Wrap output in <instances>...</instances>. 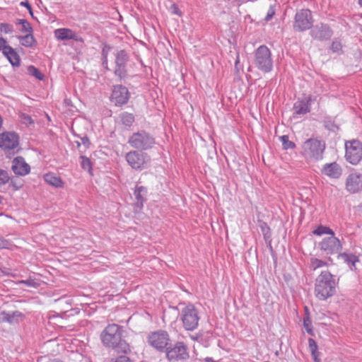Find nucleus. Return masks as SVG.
Returning a JSON list of instances; mask_svg holds the SVG:
<instances>
[{
	"instance_id": "f257e3e1",
	"label": "nucleus",
	"mask_w": 362,
	"mask_h": 362,
	"mask_svg": "<svg viewBox=\"0 0 362 362\" xmlns=\"http://www.w3.org/2000/svg\"><path fill=\"white\" fill-rule=\"evenodd\" d=\"M337 286L334 275L327 270L322 271L315 281V296L320 300H326L336 293Z\"/></svg>"
},
{
	"instance_id": "f03ea898",
	"label": "nucleus",
	"mask_w": 362,
	"mask_h": 362,
	"mask_svg": "<svg viewBox=\"0 0 362 362\" xmlns=\"http://www.w3.org/2000/svg\"><path fill=\"white\" fill-rule=\"evenodd\" d=\"M122 337V329L116 324L107 325L101 334V340L105 346L127 353L130 351L129 346Z\"/></svg>"
},
{
	"instance_id": "7ed1b4c3",
	"label": "nucleus",
	"mask_w": 362,
	"mask_h": 362,
	"mask_svg": "<svg viewBox=\"0 0 362 362\" xmlns=\"http://www.w3.org/2000/svg\"><path fill=\"white\" fill-rule=\"evenodd\" d=\"M254 62L257 68L262 72H270L273 68L270 49L265 45L259 46L255 51Z\"/></svg>"
},
{
	"instance_id": "20e7f679",
	"label": "nucleus",
	"mask_w": 362,
	"mask_h": 362,
	"mask_svg": "<svg viewBox=\"0 0 362 362\" xmlns=\"http://www.w3.org/2000/svg\"><path fill=\"white\" fill-rule=\"evenodd\" d=\"M183 305L185 306L181 310L180 319L186 330L193 331L199 325V317L198 310L192 303Z\"/></svg>"
},
{
	"instance_id": "39448f33",
	"label": "nucleus",
	"mask_w": 362,
	"mask_h": 362,
	"mask_svg": "<svg viewBox=\"0 0 362 362\" xmlns=\"http://www.w3.org/2000/svg\"><path fill=\"white\" fill-rule=\"evenodd\" d=\"M325 148V142L316 138H310L302 145L303 156L310 159H320Z\"/></svg>"
},
{
	"instance_id": "423d86ee",
	"label": "nucleus",
	"mask_w": 362,
	"mask_h": 362,
	"mask_svg": "<svg viewBox=\"0 0 362 362\" xmlns=\"http://www.w3.org/2000/svg\"><path fill=\"white\" fill-rule=\"evenodd\" d=\"M345 158L352 165H357L362 159V144L358 140H351L345 144Z\"/></svg>"
},
{
	"instance_id": "0eeeda50",
	"label": "nucleus",
	"mask_w": 362,
	"mask_h": 362,
	"mask_svg": "<svg viewBox=\"0 0 362 362\" xmlns=\"http://www.w3.org/2000/svg\"><path fill=\"white\" fill-rule=\"evenodd\" d=\"M318 247L322 255L326 256L339 253L341 250V245L334 235L323 238L319 243Z\"/></svg>"
},
{
	"instance_id": "6e6552de",
	"label": "nucleus",
	"mask_w": 362,
	"mask_h": 362,
	"mask_svg": "<svg viewBox=\"0 0 362 362\" xmlns=\"http://www.w3.org/2000/svg\"><path fill=\"white\" fill-rule=\"evenodd\" d=\"M166 357L170 361L187 360L189 358L187 346L183 342H176L173 346L167 348Z\"/></svg>"
},
{
	"instance_id": "1a4fd4ad",
	"label": "nucleus",
	"mask_w": 362,
	"mask_h": 362,
	"mask_svg": "<svg viewBox=\"0 0 362 362\" xmlns=\"http://www.w3.org/2000/svg\"><path fill=\"white\" fill-rule=\"evenodd\" d=\"M129 144L136 148L148 149L154 144V139L145 132L134 134L129 139Z\"/></svg>"
},
{
	"instance_id": "9d476101",
	"label": "nucleus",
	"mask_w": 362,
	"mask_h": 362,
	"mask_svg": "<svg viewBox=\"0 0 362 362\" xmlns=\"http://www.w3.org/2000/svg\"><path fill=\"white\" fill-rule=\"evenodd\" d=\"M170 340L169 334L163 330L153 332L148 337V344L158 351H163L169 344Z\"/></svg>"
},
{
	"instance_id": "9b49d317",
	"label": "nucleus",
	"mask_w": 362,
	"mask_h": 362,
	"mask_svg": "<svg viewBox=\"0 0 362 362\" xmlns=\"http://www.w3.org/2000/svg\"><path fill=\"white\" fill-rule=\"evenodd\" d=\"M313 25L311 11L303 9L296 14L294 28L298 31L310 29Z\"/></svg>"
},
{
	"instance_id": "f8f14e48",
	"label": "nucleus",
	"mask_w": 362,
	"mask_h": 362,
	"mask_svg": "<svg viewBox=\"0 0 362 362\" xmlns=\"http://www.w3.org/2000/svg\"><path fill=\"white\" fill-rule=\"evenodd\" d=\"M126 160L132 168L141 170L149 161V158L146 153L133 151L126 155Z\"/></svg>"
},
{
	"instance_id": "ddd939ff",
	"label": "nucleus",
	"mask_w": 362,
	"mask_h": 362,
	"mask_svg": "<svg viewBox=\"0 0 362 362\" xmlns=\"http://www.w3.org/2000/svg\"><path fill=\"white\" fill-rule=\"evenodd\" d=\"M130 98L128 89L122 85H117L113 87L110 96V100L116 106H122L127 103Z\"/></svg>"
},
{
	"instance_id": "4468645a",
	"label": "nucleus",
	"mask_w": 362,
	"mask_h": 362,
	"mask_svg": "<svg viewBox=\"0 0 362 362\" xmlns=\"http://www.w3.org/2000/svg\"><path fill=\"white\" fill-rule=\"evenodd\" d=\"M19 145V136L17 134L5 132L0 134V148L4 151L16 148Z\"/></svg>"
},
{
	"instance_id": "2eb2a0df",
	"label": "nucleus",
	"mask_w": 362,
	"mask_h": 362,
	"mask_svg": "<svg viewBox=\"0 0 362 362\" xmlns=\"http://www.w3.org/2000/svg\"><path fill=\"white\" fill-rule=\"evenodd\" d=\"M11 169L13 172L18 176L27 175L30 172V166L21 156H18L13 160Z\"/></svg>"
},
{
	"instance_id": "dca6fc26",
	"label": "nucleus",
	"mask_w": 362,
	"mask_h": 362,
	"mask_svg": "<svg viewBox=\"0 0 362 362\" xmlns=\"http://www.w3.org/2000/svg\"><path fill=\"white\" fill-rule=\"evenodd\" d=\"M346 189L351 193H356L362 189V175L360 174H351L346 179Z\"/></svg>"
},
{
	"instance_id": "f3484780",
	"label": "nucleus",
	"mask_w": 362,
	"mask_h": 362,
	"mask_svg": "<svg viewBox=\"0 0 362 362\" xmlns=\"http://www.w3.org/2000/svg\"><path fill=\"white\" fill-rule=\"evenodd\" d=\"M54 37L58 40H74L78 41L77 34L69 28H58L54 31Z\"/></svg>"
},
{
	"instance_id": "a211bd4d",
	"label": "nucleus",
	"mask_w": 362,
	"mask_h": 362,
	"mask_svg": "<svg viewBox=\"0 0 362 362\" xmlns=\"http://www.w3.org/2000/svg\"><path fill=\"white\" fill-rule=\"evenodd\" d=\"M322 171L325 175L334 179L339 178L342 173L341 167L337 163L325 165Z\"/></svg>"
},
{
	"instance_id": "6ab92c4d",
	"label": "nucleus",
	"mask_w": 362,
	"mask_h": 362,
	"mask_svg": "<svg viewBox=\"0 0 362 362\" xmlns=\"http://www.w3.org/2000/svg\"><path fill=\"white\" fill-rule=\"evenodd\" d=\"M8 59L9 62L13 66H19L21 64V58L17 52L11 46L6 48L5 52L3 53Z\"/></svg>"
},
{
	"instance_id": "aec40b11",
	"label": "nucleus",
	"mask_w": 362,
	"mask_h": 362,
	"mask_svg": "<svg viewBox=\"0 0 362 362\" xmlns=\"http://www.w3.org/2000/svg\"><path fill=\"white\" fill-rule=\"evenodd\" d=\"M2 320L9 323H16L22 321L24 319V315L19 312L15 311L12 314L2 313Z\"/></svg>"
},
{
	"instance_id": "412c9836",
	"label": "nucleus",
	"mask_w": 362,
	"mask_h": 362,
	"mask_svg": "<svg viewBox=\"0 0 362 362\" xmlns=\"http://www.w3.org/2000/svg\"><path fill=\"white\" fill-rule=\"evenodd\" d=\"M45 181L50 185H52L56 187H63L64 182L62 180L56 176L54 173H49L44 175Z\"/></svg>"
},
{
	"instance_id": "4be33fe9",
	"label": "nucleus",
	"mask_w": 362,
	"mask_h": 362,
	"mask_svg": "<svg viewBox=\"0 0 362 362\" xmlns=\"http://www.w3.org/2000/svg\"><path fill=\"white\" fill-rule=\"evenodd\" d=\"M146 193V188L143 186L136 187L134 190V194L137 201V204L139 205L141 209L143 207L144 202L145 201V195Z\"/></svg>"
},
{
	"instance_id": "5701e85b",
	"label": "nucleus",
	"mask_w": 362,
	"mask_h": 362,
	"mask_svg": "<svg viewBox=\"0 0 362 362\" xmlns=\"http://www.w3.org/2000/svg\"><path fill=\"white\" fill-rule=\"evenodd\" d=\"M18 39L21 45L27 47H31L35 45L36 40L33 33L25 34L24 36H19Z\"/></svg>"
},
{
	"instance_id": "b1692460",
	"label": "nucleus",
	"mask_w": 362,
	"mask_h": 362,
	"mask_svg": "<svg viewBox=\"0 0 362 362\" xmlns=\"http://www.w3.org/2000/svg\"><path fill=\"white\" fill-rule=\"evenodd\" d=\"M341 257L351 269H356V263L358 262V259L356 255L344 253L341 255Z\"/></svg>"
},
{
	"instance_id": "393cba45",
	"label": "nucleus",
	"mask_w": 362,
	"mask_h": 362,
	"mask_svg": "<svg viewBox=\"0 0 362 362\" xmlns=\"http://www.w3.org/2000/svg\"><path fill=\"white\" fill-rule=\"evenodd\" d=\"M294 111L297 115H304L310 111V107L308 105V103L301 100L294 105Z\"/></svg>"
},
{
	"instance_id": "a878e982",
	"label": "nucleus",
	"mask_w": 362,
	"mask_h": 362,
	"mask_svg": "<svg viewBox=\"0 0 362 362\" xmlns=\"http://www.w3.org/2000/svg\"><path fill=\"white\" fill-rule=\"evenodd\" d=\"M127 59V54L124 51L122 50L117 53L116 57V64L118 68L115 70L116 74L120 71L121 68L124 65Z\"/></svg>"
},
{
	"instance_id": "bb28decb",
	"label": "nucleus",
	"mask_w": 362,
	"mask_h": 362,
	"mask_svg": "<svg viewBox=\"0 0 362 362\" xmlns=\"http://www.w3.org/2000/svg\"><path fill=\"white\" fill-rule=\"evenodd\" d=\"M310 268L315 271L319 268L327 267V262L317 257H312L310 259Z\"/></svg>"
},
{
	"instance_id": "cd10ccee",
	"label": "nucleus",
	"mask_w": 362,
	"mask_h": 362,
	"mask_svg": "<svg viewBox=\"0 0 362 362\" xmlns=\"http://www.w3.org/2000/svg\"><path fill=\"white\" fill-rule=\"evenodd\" d=\"M313 233L315 235H322L324 234H327L329 236L334 235L333 230L330 229L329 227L324 226H317L313 231Z\"/></svg>"
},
{
	"instance_id": "c85d7f7f",
	"label": "nucleus",
	"mask_w": 362,
	"mask_h": 362,
	"mask_svg": "<svg viewBox=\"0 0 362 362\" xmlns=\"http://www.w3.org/2000/svg\"><path fill=\"white\" fill-rule=\"evenodd\" d=\"M121 120L123 124L130 127L134 122V117L132 113L124 112L121 115Z\"/></svg>"
},
{
	"instance_id": "c756f323",
	"label": "nucleus",
	"mask_w": 362,
	"mask_h": 362,
	"mask_svg": "<svg viewBox=\"0 0 362 362\" xmlns=\"http://www.w3.org/2000/svg\"><path fill=\"white\" fill-rule=\"evenodd\" d=\"M80 158L82 168L92 174L93 168L90 160L83 156H81Z\"/></svg>"
},
{
	"instance_id": "7c9ffc66",
	"label": "nucleus",
	"mask_w": 362,
	"mask_h": 362,
	"mask_svg": "<svg viewBox=\"0 0 362 362\" xmlns=\"http://www.w3.org/2000/svg\"><path fill=\"white\" fill-rule=\"evenodd\" d=\"M19 24H21L22 26L21 30L23 33H25V35L29 34V33H33V28H32L30 24L26 20H24V19L19 20Z\"/></svg>"
},
{
	"instance_id": "2f4dec72",
	"label": "nucleus",
	"mask_w": 362,
	"mask_h": 362,
	"mask_svg": "<svg viewBox=\"0 0 362 362\" xmlns=\"http://www.w3.org/2000/svg\"><path fill=\"white\" fill-rule=\"evenodd\" d=\"M280 140L284 149L293 148L295 147L294 143L289 141L288 136L286 135L281 136Z\"/></svg>"
},
{
	"instance_id": "473e14b6",
	"label": "nucleus",
	"mask_w": 362,
	"mask_h": 362,
	"mask_svg": "<svg viewBox=\"0 0 362 362\" xmlns=\"http://www.w3.org/2000/svg\"><path fill=\"white\" fill-rule=\"evenodd\" d=\"M23 186V181L18 179H11L9 187L13 191L19 190Z\"/></svg>"
},
{
	"instance_id": "72a5a7b5",
	"label": "nucleus",
	"mask_w": 362,
	"mask_h": 362,
	"mask_svg": "<svg viewBox=\"0 0 362 362\" xmlns=\"http://www.w3.org/2000/svg\"><path fill=\"white\" fill-rule=\"evenodd\" d=\"M28 70L29 74L30 75L35 76L36 78H37L39 80L43 79V77H44L43 74L35 66H28Z\"/></svg>"
},
{
	"instance_id": "f704fd0d",
	"label": "nucleus",
	"mask_w": 362,
	"mask_h": 362,
	"mask_svg": "<svg viewBox=\"0 0 362 362\" xmlns=\"http://www.w3.org/2000/svg\"><path fill=\"white\" fill-rule=\"evenodd\" d=\"M10 180V177L7 171L0 169V186H2Z\"/></svg>"
},
{
	"instance_id": "c9c22d12",
	"label": "nucleus",
	"mask_w": 362,
	"mask_h": 362,
	"mask_svg": "<svg viewBox=\"0 0 362 362\" xmlns=\"http://www.w3.org/2000/svg\"><path fill=\"white\" fill-rule=\"evenodd\" d=\"M0 30L4 33H11L13 31V26L8 23H1Z\"/></svg>"
},
{
	"instance_id": "e433bc0d",
	"label": "nucleus",
	"mask_w": 362,
	"mask_h": 362,
	"mask_svg": "<svg viewBox=\"0 0 362 362\" xmlns=\"http://www.w3.org/2000/svg\"><path fill=\"white\" fill-rule=\"evenodd\" d=\"M303 325L307 332L312 334V322L309 317H306L304 319Z\"/></svg>"
},
{
	"instance_id": "4c0bfd02",
	"label": "nucleus",
	"mask_w": 362,
	"mask_h": 362,
	"mask_svg": "<svg viewBox=\"0 0 362 362\" xmlns=\"http://www.w3.org/2000/svg\"><path fill=\"white\" fill-rule=\"evenodd\" d=\"M170 11H171L172 13H173L175 15H177L178 16H182L181 11L180 10L178 6L175 4H173L171 5Z\"/></svg>"
},
{
	"instance_id": "58836bf2",
	"label": "nucleus",
	"mask_w": 362,
	"mask_h": 362,
	"mask_svg": "<svg viewBox=\"0 0 362 362\" xmlns=\"http://www.w3.org/2000/svg\"><path fill=\"white\" fill-rule=\"evenodd\" d=\"M10 46L7 45V42L3 37H0V51L2 50L3 53L5 52L6 48H8Z\"/></svg>"
},
{
	"instance_id": "ea45409f",
	"label": "nucleus",
	"mask_w": 362,
	"mask_h": 362,
	"mask_svg": "<svg viewBox=\"0 0 362 362\" xmlns=\"http://www.w3.org/2000/svg\"><path fill=\"white\" fill-rule=\"evenodd\" d=\"M316 99L317 96H313L311 95H309L308 97L305 98V99L303 101L308 103V105L310 107L312 102L316 100Z\"/></svg>"
},
{
	"instance_id": "a19ab883",
	"label": "nucleus",
	"mask_w": 362,
	"mask_h": 362,
	"mask_svg": "<svg viewBox=\"0 0 362 362\" xmlns=\"http://www.w3.org/2000/svg\"><path fill=\"white\" fill-rule=\"evenodd\" d=\"M115 362H132L130 358L126 356H122L117 358Z\"/></svg>"
},
{
	"instance_id": "79ce46f5",
	"label": "nucleus",
	"mask_w": 362,
	"mask_h": 362,
	"mask_svg": "<svg viewBox=\"0 0 362 362\" xmlns=\"http://www.w3.org/2000/svg\"><path fill=\"white\" fill-rule=\"evenodd\" d=\"M8 240L0 237V249L8 248Z\"/></svg>"
},
{
	"instance_id": "37998d69",
	"label": "nucleus",
	"mask_w": 362,
	"mask_h": 362,
	"mask_svg": "<svg viewBox=\"0 0 362 362\" xmlns=\"http://www.w3.org/2000/svg\"><path fill=\"white\" fill-rule=\"evenodd\" d=\"M275 12H274V10L273 8H270L267 13V15L265 18L266 21H269L272 18V17L274 16Z\"/></svg>"
},
{
	"instance_id": "c03bdc74",
	"label": "nucleus",
	"mask_w": 362,
	"mask_h": 362,
	"mask_svg": "<svg viewBox=\"0 0 362 362\" xmlns=\"http://www.w3.org/2000/svg\"><path fill=\"white\" fill-rule=\"evenodd\" d=\"M309 345L310 346L312 352L314 353V351L317 349V345L313 339H309Z\"/></svg>"
},
{
	"instance_id": "a18cd8bd",
	"label": "nucleus",
	"mask_w": 362,
	"mask_h": 362,
	"mask_svg": "<svg viewBox=\"0 0 362 362\" xmlns=\"http://www.w3.org/2000/svg\"><path fill=\"white\" fill-rule=\"evenodd\" d=\"M110 49V47L107 46H105L104 48L103 49V55L105 59L107 58V52Z\"/></svg>"
},
{
	"instance_id": "49530a36",
	"label": "nucleus",
	"mask_w": 362,
	"mask_h": 362,
	"mask_svg": "<svg viewBox=\"0 0 362 362\" xmlns=\"http://www.w3.org/2000/svg\"><path fill=\"white\" fill-rule=\"evenodd\" d=\"M20 4L26 7L28 10H30V5L28 1H21Z\"/></svg>"
},
{
	"instance_id": "de8ad7c7",
	"label": "nucleus",
	"mask_w": 362,
	"mask_h": 362,
	"mask_svg": "<svg viewBox=\"0 0 362 362\" xmlns=\"http://www.w3.org/2000/svg\"><path fill=\"white\" fill-rule=\"evenodd\" d=\"M22 283H23V284H26V285H30V284L28 283V281H22Z\"/></svg>"
},
{
	"instance_id": "09e8293b",
	"label": "nucleus",
	"mask_w": 362,
	"mask_h": 362,
	"mask_svg": "<svg viewBox=\"0 0 362 362\" xmlns=\"http://www.w3.org/2000/svg\"><path fill=\"white\" fill-rule=\"evenodd\" d=\"M29 11V13H30L31 16H33V11H32V8L30 7V10H28Z\"/></svg>"
},
{
	"instance_id": "8fccbe9b",
	"label": "nucleus",
	"mask_w": 362,
	"mask_h": 362,
	"mask_svg": "<svg viewBox=\"0 0 362 362\" xmlns=\"http://www.w3.org/2000/svg\"><path fill=\"white\" fill-rule=\"evenodd\" d=\"M358 4L362 6V0H358Z\"/></svg>"
},
{
	"instance_id": "3c124183",
	"label": "nucleus",
	"mask_w": 362,
	"mask_h": 362,
	"mask_svg": "<svg viewBox=\"0 0 362 362\" xmlns=\"http://www.w3.org/2000/svg\"><path fill=\"white\" fill-rule=\"evenodd\" d=\"M2 200H3V198H2V197L0 195V204H1V203H2Z\"/></svg>"
},
{
	"instance_id": "603ef678",
	"label": "nucleus",
	"mask_w": 362,
	"mask_h": 362,
	"mask_svg": "<svg viewBox=\"0 0 362 362\" xmlns=\"http://www.w3.org/2000/svg\"><path fill=\"white\" fill-rule=\"evenodd\" d=\"M57 362H60V361H57Z\"/></svg>"
}]
</instances>
